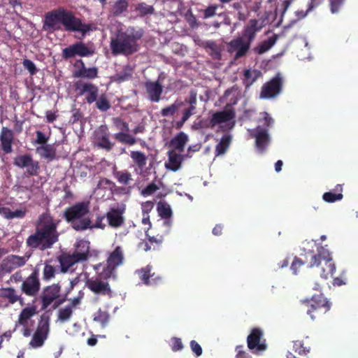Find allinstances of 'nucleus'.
<instances>
[{"label":"nucleus","instance_id":"51","mask_svg":"<svg viewBox=\"0 0 358 358\" xmlns=\"http://www.w3.org/2000/svg\"><path fill=\"white\" fill-rule=\"evenodd\" d=\"M182 101H176L173 104L162 109L160 113L163 117L173 116L176 112L182 106Z\"/></svg>","mask_w":358,"mask_h":358},{"label":"nucleus","instance_id":"1","mask_svg":"<svg viewBox=\"0 0 358 358\" xmlns=\"http://www.w3.org/2000/svg\"><path fill=\"white\" fill-rule=\"evenodd\" d=\"M61 24L66 31L80 32L82 36L80 39L84 38L89 31L96 29L92 24L83 23L82 20L76 17L73 12L64 8L55 9L45 15L43 24V29L45 31L50 33L59 31L62 29Z\"/></svg>","mask_w":358,"mask_h":358},{"label":"nucleus","instance_id":"54","mask_svg":"<svg viewBox=\"0 0 358 358\" xmlns=\"http://www.w3.org/2000/svg\"><path fill=\"white\" fill-rule=\"evenodd\" d=\"M73 315V310L71 306H66L63 308H61L58 311V317L57 319L60 322H66L68 321Z\"/></svg>","mask_w":358,"mask_h":358},{"label":"nucleus","instance_id":"60","mask_svg":"<svg viewBox=\"0 0 358 358\" xmlns=\"http://www.w3.org/2000/svg\"><path fill=\"white\" fill-rule=\"evenodd\" d=\"M184 103H188L191 106H196L197 103V92L194 90H191L189 93V97L186 98L184 101Z\"/></svg>","mask_w":358,"mask_h":358},{"label":"nucleus","instance_id":"48","mask_svg":"<svg viewBox=\"0 0 358 358\" xmlns=\"http://www.w3.org/2000/svg\"><path fill=\"white\" fill-rule=\"evenodd\" d=\"M57 270L56 267L51 265L50 262L46 261L44 264V268L43 270V280L45 282H48L55 278Z\"/></svg>","mask_w":358,"mask_h":358},{"label":"nucleus","instance_id":"38","mask_svg":"<svg viewBox=\"0 0 358 358\" xmlns=\"http://www.w3.org/2000/svg\"><path fill=\"white\" fill-rule=\"evenodd\" d=\"M278 36L277 34H273L269 37L267 40L264 41L257 47L255 48V52L259 55L264 54L267 52L271 47H273L276 43Z\"/></svg>","mask_w":358,"mask_h":358},{"label":"nucleus","instance_id":"23","mask_svg":"<svg viewBox=\"0 0 358 358\" xmlns=\"http://www.w3.org/2000/svg\"><path fill=\"white\" fill-rule=\"evenodd\" d=\"M149 99L152 102H159L163 92V87L158 82L148 81L145 84Z\"/></svg>","mask_w":358,"mask_h":358},{"label":"nucleus","instance_id":"19","mask_svg":"<svg viewBox=\"0 0 358 358\" xmlns=\"http://www.w3.org/2000/svg\"><path fill=\"white\" fill-rule=\"evenodd\" d=\"M14 141V132L12 129L3 127L0 132L1 150L6 154L13 152L12 145Z\"/></svg>","mask_w":358,"mask_h":358},{"label":"nucleus","instance_id":"25","mask_svg":"<svg viewBox=\"0 0 358 358\" xmlns=\"http://www.w3.org/2000/svg\"><path fill=\"white\" fill-rule=\"evenodd\" d=\"M90 243L86 240H80L75 244L76 251L73 255L81 262L86 261L90 256Z\"/></svg>","mask_w":358,"mask_h":358},{"label":"nucleus","instance_id":"37","mask_svg":"<svg viewBox=\"0 0 358 358\" xmlns=\"http://www.w3.org/2000/svg\"><path fill=\"white\" fill-rule=\"evenodd\" d=\"M124 259L122 250L120 246H117L115 250L110 253L107 263L117 268L122 264Z\"/></svg>","mask_w":358,"mask_h":358},{"label":"nucleus","instance_id":"46","mask_svg":"<svg viewBox=\"0 0 358 358\" xmlns=\"http://www.w3.org/2000/svg\"><path fill=\"white\" fill-rule=\"evenodd\" d=\"M262 76V72L259 70L247 69L244 71V82L247 87L251 85L259 77Z\"/></svg>","mask_w":358,"mask_h":358},{"label":"nucleus","instance_id":"33","mask_svg":"<svg viewBox=\"0 0 358 358\" xmlns=\"http://www.w3.org/2000/svg\"><path fill=\"white\" fill-rule=\"evenodd\" d=\"M36 313L35 306H28L23 308L19 315L17 324L23 327L28 326V321Z\"/></svg>","mask_w":358,"mask_h":358},{"label":"nucleus","instance_id":"28","mask_svg":"<svg viewBox=\"0 0 358 358\" xmlns=\"http://www.w3.org/2000/svg\"><path fill=\"white\" fill-rule=\"evenodd\" d=\"M58 261L60 264V272L65 273L74 264L80 262L73 254H64L58 257Z\"/></svg>","mask_w":358,"mask_h":358},{"label":"nucleus","instance_id":"42","mask_svg":"<svg viewBox=\"0 0 358 358\" xmlns=\"http://www.w3.org/2000/svg\"><path fill=\"white\" fill-rule=\"evenodd\" d=\"M110 315L108 311L107 310H102L101 308L94 313L93 316V320L99 323L103 328L108 325L110 321Z\"/></svg>","mask_w":358,"mask_h":358},{"label":"nucleus","instance_id":"32","mask_svg":"<svg viewBox=\"0 0 358 358\" xmlns=\"http://www.w3.org/2000/svg\"><path fill=\"white\" fill-rule=\"evenodd\" d=\"M36 151L41 157L48 161H52L56 158V149L53 145L45 144L37 147Z\"/></svg>","mask_w":358,"mask_h":358},{"label":"nucleus","instance_id":"40","mask_svg":"<svg viewBox=\"0 0 358 358\" xmlns=\"http://www.w3.org/2000/svg\"><path fill=\"white\" fill-rule=\"evenodd\" d=\"M113 175L120 184L124 186L129 185L133 180L132 176L128 171H117L115 168Z\"/></svg>","mask_w":358,"mask_h":358},{"label":"nucleus","instance_id":"26","mask_svg":"<svg viewBox=\"0 0 358 358\" xmlns=\"http://www.w3.org/2000/svg\"><path fill=\"white\" fill-rule=\"evenodd\" d=\"M261 29L262 27L259 26L258 20L252 19L249 21L248 24L245 26L241 37L251 44L255 38L256 33L259 31Z\"/></svg>","mask_w":358,"mask_h":358},{"label":"nucleus","instance_id":"17","mask_svg":"<svg viewBox=\"0 0 358 358\" xmlns=\"http://www.w3.org/2000/svg\"><path fill=\"white\" fill-rule=\"evenodd\" d=\"M282 80L280 74H277L270 81L265 83L260 94L261 98L270 99L278 94L282 89Z\"/></svg>","mask_w":358,"mask_h":358},{"label":"nucleus","instance_id":"47","mask_svg":"<svg viewBox=\"0 0 358 358\" xmlns=\"http://www.w3.org/2000/svg\"><path fill=\"white\" fill-rule=\"evenodd\" d=\"M130 157L140 169H142L146 165L147 157L143 152L141 151H131Z\"/></svg>","mask_w":358,"mask_h":358},{"label":"nucleus","instance_id":"36","mask_svg":"<svg viewBox=\"0 0 358 358\" xmlns=\"http://www.w3.org/2000/svg\"><path fill=\"white\" fill-rule=\"evenodd\" d=\"M336 192L331 191L327 192L323 194L322 199L327 203H334L338 201H341L343 198L342 194L343 187L341 185H337L334 189Z\"/></svg>","mask_w":358,"mask_h":358},{"label":"nucleus","instance_id":"22","mask_svg":"<svg viewBox=\"0 0 358 358\" xmlns=\"http://www.w3.org/2000/svg\"><path fill=\"white\" fill-rule=\"evenodd\" d=\"M332 257L331 253L329 250L325 247H320L317 249V253L316 255H313L311 257V259L308 265V268H313L314 266L319 267L322 262H331Z\"/></svg>","mask_w":358,"mask_h":358},{"label":"nucleus","instance_id":"61","mask_svg":"<svg viewBox=\"0 0 358 358\" xmlns=\"http://www.w3.org/2000/svg\"><path fill=\"white\" fill-rule=\"evenodd\" d=\"M218 8V5L214 4L210 5L208 6L204 10H203V17L204 18H209L213 16H214L216 13V10Z\"/></svg>","mask_w":358,"mask_h":358},{"label":"nucleus","instance_id":"11","mask_svg":"<svg viewBox=\"0 0 358 358\" xmlns=\"http://www.w3.org/2000/svg\"><path fill=\"white\" fill-rule=\"evenodd\" d=\"M28 257L15 255H10L6 257L0 263V279L13 271L24 266Z\"/></svg>","mask_w":358,"mask_h":358},{"label":"nucleus","instance_id":"39","mask_svg":"<svg viewBox=\"0 0 358 358\" xmlns=\"http://www.w3.org/2000/svg\"><path fill=\"white\" fill-rule=\"evenodd\" d=\"M204 48L215 59L221 58V48L214 41H207L203 43Z\"/></svg>","mask_w":358,"mask_h":358},{"label":"nucleus","instance_id":"58","mask_svg":"<svg viewBox=\"0 0 358 358\" xmlns=\"http://www.w3.org/2000/svg\"><path fill=\"white\" fill-rule=\"evenodd\" d=\"M23 66L27 69L31 76L35 75L38 70L34 63L28 59H24L22 62Z\"/></svg>","mask_w":358,"mask_h":358},{"label":"nucleus","instance_id":"55","mask_svg":"<svg viewBox=\"0 0 358 358\" xmlns=\"http://www.w3.org/2000/svg\"><path fill=\"white\" fill-rule=\"evenodd\" d=\"M115 270L116 268L107 263L106 266L100 273L101 278L103 280H108L110 278H115Z\"/></svg>","mask_w":358,"mask_h":358},{"label":"nucleus","instance_id":"29","mask_svg":"<svg viewBox=\"0 0 358 358\" xmlns=\"http://www.w3.org/2000/svg\"><path fill=\"white\" fill-rule=\"evenodd\" d=\"M106 217L109 225L114 228L120 227L124 223L122 212L119 209L112 208L109 212L107 213Z\"/></svg>","mask_w":358,"mask_h":358},{"label":"nucleus","instance_id":"41","mask_svg":"<svg viewBox=\"0 0 358 358\" xmlns=\"http://www.w3.org/2000/svg\"><path fill=\"white\" fill-rule=\"evenodd\" d=\"M151 270L152 266L148 265L145 267H143L136 271L137 273L138 274L140 279L142 280L143 284L146 285H153L152 281L155 280V279L150 280V278L154 276V273L151 274Z\"/></svg>","mask_w":358,"mask_h":358},{"label":"nucleus","instance_id":"18","mask_svg":"<svg viewBox=\"0 0 358 358\" xmlns=\"http://www.w3.org/2000/svg\"><path fill=\"white\" fill-rule=\"evenodd\" d=\"M86 285L95 294L107 295L110 297L113 295V292L108 282L99 279H89L86 282Z\"/></svg>","mask_w":358,"mask_h":358},{"label":"nucleus","instance_id":"2","mask_svg":"<svg viewBox=\"0 0 358 358\" xmlns=\"http://www.w3.org/2000/svg\"><path fill=\"white\" fill-rule=\"evenodd\" d=\"M58 222L48 213H42L36 222L35 232L27 238V247L44 251L52 248L59 241Z\"/></svg>","mask_w":358,"mask_h":358},{"label":"nucleus","instance_id":"53","mask_svg":"<svg viewBox=\"0 0 358 358\" xmlns=\"http://www.w3.org/2000/svg\"><path fill=\"white\" fill-rule=\"evenodd\" d=\"M293 351L300 356L307 355L310 352V348L304 346L302 341H293Z\"/></svg>","mask_w":358,"mask_h":358},{"label":"nucleus","instance_id":"57","mask_svg":"<svg viewBox=\"0 0 358 358\" xmlns=\"http://www.w3.org/2000/svg\"><path fill=\"white\" fill-rule=\"evenodd\" d=\"M305 264V262L298 257L295 256L291 264L290 269L294 275L298 274L299 268Z\"/></svg>","mask_w":358,"mask_h":358},{"label":"nucleus","instance_id":"64","mask_svg":"<svg viewBox=\"0 0 358 358\" xmlns=\"http://www.w3.org/2000/svg\"><path fill=\"white\" fill-rule=\"evenodd\" d=\"M183 348V345L182 341L179 338H172V346L171 349L174 352H177L181 350Z\"/></svg>","mask_w":358,"mask_h":358},{"label":"nucleus","instance_id":"52","mask_svg":"<svg viewBox=\"0 0 358 358\" xmlns=\"http://www.w3.org/2000/svg\"><path fill=\"white\" fill-rule=\"evenodd\" d=\"M136 10L138 12L140 16L143 17L146 15L153 14L155 12V8L152 6H150L144 2H142L136 5Z\"/></svg>","mask_w":358,"mask_h":358},{"label":"nucleus","instance_id":"20","mask_svg":"<svg viewBox=\"0 0 358 358\" xmlns=\"http://www.w3.org/2000/svg\"><path fill=\"white\" fill-rule=\"evenodd\" d=\"M251 44L242 37H238L233 39L229 43L231 51L236 50L235 59H239L246 55L250 48Z\"/></svg>","mask_w":358,"mask_h":358},{"label":"nucleus","instance_id":"4","mask_svg":"<svg viewBox=\"0 0 358 358\" xmlns=\"http://www.w3.org/2000/svg\"><path fill=\"white\" fill-rule=\"evenodd\" d=\"M89 213V203L79 202L66 208L64 211V218L70 223L76 231H81L90 227L91 220L85 215Z\"/></svg>","mask_w":358,"mask_h":358},{"label":"nucleus","instance_id":"45","mask_svg":"<svg viewBox=\"0 0 358 358\" xmlns=\"http://www.w3.org/2000/svg\"><path fill=\"white\" fill-rule=\"evenodd\" d=\"M0 213L5 218L8 220H12L14 218H23L26 215L25 210L19 209L15 211H12L8 208H2L0 210Z\"/></svg>","mask_w":358,"mask_h":358},{"label":"nucleus","instance_id":"9","mask_svg":"<svg viewBox=\"0 0 358 358\" xmlns=\"http://www.w3.org/2000/svg\"><path fill=\"white\" fill-rule=\"evenodd\" d=\"M73 87L78 96H85V101L88 104L94 103L98 98L99 88L92 83L79 80L74 82Z\"/></svg>","mask_w":358,"mask_h":358},{"label":"nucleus","instance_id":"30","mask_svg":"<svg viewBox=\"0 0 358 358\" xmlns=\"http://www.w3.org/2000/svg\"><path fill=\"white\" fill-rule=\"evenodd\" d=\"M128 7V0H116L111 4L109 8V13L113 17H119L127 11Z\"/></svg>","mask_w":358,"mask_h":358},{"label":"nucleus","instance_id":"8","mask_svg":"<svg viewBox=\"0 0 358 358\" xmlns=\"http://www.w3.org/2000/svg\"><path fill=\"white\" fill-rule=\"evenodd\" d=\"M50 331V316L44 313L41 316L36 331L29 342L30 347L38 348L43 345Z\"/></svg>","mask_w":358,"mask_h":358},{"label":"nucleus","instance_id":"35","mask_svg":"<svg viewBox=\"0 0 358 358\" xmlns=\"http://www.w3.org/2000/svg\"><path fill=\"white\" fill-rule=\"evenodd\" d=\"M0 297L7 299L11 304H13L18 301L20 303H22V299L20 296L17 294L16 290L13 287L1 288Z\"/></svg>","mask_w":358,"mask_h":358},{"label":"nucleus","instance_id":"63","mask_svg":"<svg viewBox=\"0 0 358 358\" xmlns=\"http://www.w3.org/2000/svg\"><path fill=\"white\" fill-rule=\"evenodd\" d=\"M113 195H123V194H129L131 192L130 187H119L115 185V188L113 189Z\"/></svg>","mask_w":358,"mask_h":358},{"label":"nucleus","instance_id":"12","mask_svg":"<svg viewBox=\"0 0 358 358\" xmlns=\"http://www.w3.org/2000/svg\"><path fill=\"white\" fill-rule=\"evenodd\" d=\"M13 164L20 169H26V173L28 176H38L39 173V162L34 160L30 154L15 157Z\"/></svg>","mask_w":358,"mask_h":358},{"label":"nucleus","instance_id":"15","mask_svg":"<svg viewBox=\"0 0 358 358\" xmlns=\"http://www.w3.org/2000/svg\"><path fill=\"white\" fill-rule=\"evenodd\" d=\"M263 331L258 327L252 329L250 334L247 337L248 347L251 350L262 352L266 350L267 345L266 340L263 338Z\"/></svg>","mask_w":358,"mask_h":358},{"label":"nucleus","instance_id":"7","mask_svg":"<svg viewBox=\"0 0 358 358\" xmlns=\"http://www.w3.org/2000/svg\"><path fill=\"white\" fill-rule=\"evenodd\" d=\"M273 119L266 112L263 113V118L259 120V124L255 129V138L256 147L261 152H264L269 142V136L268 130L269 127L273 124Z\"/></svg>","mask_w":358,"mask_h":358},{"label":"nucleus","instance_id":"44","mask_svg":"<svg viewBox=\"0 0 358 358\" xmlns=\"http://www.w3.org/2000/svg\"><path fill=\"white\" fill-rule=\"evenodd\" d=\"M231 141V137L229 135H224L219 143L215 146V156L224 155L228 150Z\"/></svg>","mask_w":358,"mask_h":358},{"label":"nucleus","instance_id":"27","mask_svg":"<svg viewBox=\"0 0 358 358\" xmlns=\"http://www.w3.org/2000/svg\"><path fill=\"white\" fill-rule=\"evenodd\" d=\"M235 117V112L233 109L227 110L217 111L213 114L210 119V124L212 127L221 123H224L231 120Z\"/></svg>","mask_w":358,"mask_h":358},{"label":"nucleus","instance_id":"49","mask_svg":"<svg viewBox=\"0 0 358 358\" xmlns=\"http://www.w3.org/2000/svg\"><path fill=\"white\" fill-rule=\"evenodd\" d=\"M157 212L159 215L164 219H169L172 216L171 206L166 202L159 201L157 203Z\"/></svg>","mask_w":358,"mask_h":358},{"label":"nucleus","instance_id":"13","mask_svg":"<svg viewBox=\"0 0 358 358\" xmlns=\"http://www.w3.org/2000/svg\"><path fill=\"white\" fill-rule=\"evenodd\" d=\"M94 53V50L89 48L85 43L80 41L64 48L62 50V57L64 59L68 60L76 56L81 57L92 56Z\"/></svg>","mask_w":358,"mask_h":358},{"label":"nucleus","instance_id":"62","mask_svg":"<svg viewBox=\"0 0 358 358\" xmlns=\"http://www.w3.org/2000/svg\"><path fill=\"white\" fill-rule=\"evenodd\" d=\"M36 139L35 141V143L40 144L41 145L47 144L48 137L45 136V135L41 131H36Z\"/></svg>","mask_w":358,"mask_h":358},{"label":"nucleus","instance_id":"21","mask_svg":"<svg viewBox=\"0 0 358 358\" xmlns=\"http://www.w3.org/2000/svg\"><path fill=\"white\" fill-rule=\"evenodd\" d=\"M115 187V183L113 181L106 178H101L97 184L96 191L98 192V194L103 192L101 198L104 200H107L113 196V189Z\"/></svg>","mask_w":358,"mask_h":358},{"label":"nucleus","instance_id":"5","mask_svg":"<svg viewBox=\"0 0 358 358\" xmlns=\"http://www.w3.org/2000/svg\"><path fill=\"white\" fill-rule=\"evenodd\" d=\"M299 304L301 309L306 310L307 315L313 321L321 319L331 308V303L322 293L302 299Z\"/></svg>","mask_w":358,"mask_h":358},{"label":"nucleus","instance_id":"14","mask_svg":"<svg viewBox=\"0 0 358 358\" xmlns=\"http://www.w3.org/2000/svg\"><path fill=\"white\" fill-rule=\"evenodd\" d=\"M41 288V282L38 278V271L34 269L31 273L22 282L21 291L28 296L37 295Z\"/></svg>","mask_w":358,"mask_h":358},{"label":"nucleus","instance_id":"31","mask_svg":"<svg viewBox=\"0 0 358 358\" xmlns=\"http://www.w3.org/2000/svg\"><path fill=\"white\" fill-rule=\"evenodd\" d=\"M187 141V135L181 131L170 141L169 146L181 152L184 150Z\"/></svg>","mask_w":358,"mask_h":358},{"label":"nucleus","instance_id":"50","mask_svg":"<svg viewBox=\"0 0 358 358\" xmlns=\"http://www.w3.org/2000/svg\"><path fill=\"white\" fill-rule=\"evenodd\" d=\"M94 102H96V108L102 112L107 111L111 107L107 96L104 94H102L99 96H98L97 99Z\"/></svg>","mask_w":358,"mask_h":358},{"label":"nucleus","instance_id":"34","mask_svg":"<svg viewBox=\"0 0 358 358\" xmlns=\"http://www.w3.org/2000/svg\"><path fill=\"white\" fill-rule=\"evenodd\" d=\"M73 76L75 78L93 80L98 77V68L94 66L90 68L85 67L81 69H76L73 72Z\"/></svg>","mask_w":358,"mask_h":358},{"label":"nucleus","instance_id":"6","mask_svg":"<svg viewBox=\"0 0 358 358\" xmlns=\"http://www.w3.org/2000/svg\"><path fill=\"white\" fill-rule=\"evenodd\" d=\"M62 287L59 283H53L45 287L41 294L40 301L41 309H47L52 303L53 308L56 309L66 301V296H61Z\"/></svg>","mask_w":358,"mask_h":358},{"label":"nucleus","instance_id":"59","mask_svg":"<svg viewBox=\"0 0 358 358\" xmlns=\"http://www.w3.org/2000/svg\"><path fill=\"white\" fill-rule=\"evenodd\" d=\"M157 189H159L157 185L155 183L152 182L142 189L141 194L145 196H150L155 193Z\"/></svg>","mask_w":358,"mask_h":358},{"label":"nucleus","instance_id":"3","mask_svg":"<svg viewBox=\"0 0 358 358\" xmlns=\"http://www.w3.org/2000/svg\"><path fill=\"white\" fill-rule=\"evenodd\" d=\"M145 31L143 28L129 26L125 30L118 29L110 38V48L113 55L129 56L140 49L139 41Z\"/></svg>","mask_w":358,"mask_h":358},{"label":"nucleus","instance_id":"43","mask_svg":"<svg viewBox=\"0 0 358 358\" xmlns=\"http://www.w3.org/2000/svg\"><path fill=\"white\" fill-rule=\"evenodd\" d=\"M320 275L321 278L327 279L329 277H332L336 271V266L333 261L322 262Z\"/></svg>","mask_w":358,"mask_h":358},{"label":"nucleus","instance_id":"24","mask_svg":"<svg viewBox=\"0 0 358 358\" xmlns=\"http://www.w3.org/2000/svg\"><path fill=\"white\" fill-rule=\"evenodd\" d=\"M167 155L168 161L165 162L166 169L174 172L178 171L184 159L183 156L175 150H169Z\"/></svg>","mask_w":358,"mask_h":358},{"label":"nucleus","instance_id":"10","mask_svg":"<svg viewBox=\"0 0 358 358\" xmlns=\"http://www.w3.org/2000/svg\"><path fill=\"white\" fill-rule=\"evenodd\" d=\"M112 122L115 128L120 131L113 136L117 142L128 145H134L137 143V139L128 133L129 127L127 122L118 117H113Z\"/></svg>","mask_w":358,"mask_h":358},{"label":"nucleus","instance_id":"56","mask_svg":"<svg viewBox=\"0 0 358 358\" xmlns=\"http://www.w3.org/2000/svg\"><path fill=\"white\" fill-rule=\"evenodd\" d=\"M346 0H329V6L331 13H338L343 7Z\"/></svg>","mask_w":358,"mask_h":358},{"label":"nucleus","instance_id":"16","mask_svg":"<svg viewBox=\"0 0 358 358\" xmlns=\"http://www.w3.org/2000/svg\"><path fill=\"white\" fill-rule=\"evenodd\" d=\"M110 134L106 124H102L94 131L96 145L107 152L110 151L115 143L110 141Z\"/></svg>","mask_w":358,"mask_h":358}]
</instances>
